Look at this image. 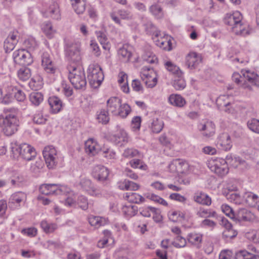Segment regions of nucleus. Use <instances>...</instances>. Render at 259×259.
I'll return each instance as SVG.
<instances>
[{"label":"nucleus","mask_w":259,"mask_h":259,"mask_svg":"<svg viewBox=\"0 0 259 259\" xmlns=\"http://www.w3.org/2000/svg\"><path fill=\"white\" fill-rule=\"evenodd\" d=\"M225 161L228 163L233 164L232 162L234 161L235 162H238L240 164H243L245 162V160L242 159L240 157H233L231 154L227 155L226 157Z\"/></svg>","instance_id":"0e129e2a"},{"label":"nucleus","mask_w":259,"mask_h":259,"mask_svg":"<svg viewBox=\"0 0 259 259\" xmlns=\"http://www.w3.org/2000/svg\"><path fill=\"white\" fill-rule=\"evenodd\" d=\"M163 121L157 118H154L149 123L148 126L153 133H159L163 128Z\"/></svg>","instance_id":"bb28decb"},{"label":"nucleus","mask_w":259,"mask_h":259,"mask_svg":"<svg viewBox=\"0 0 259 259\" xmlns=\"http://www.w3.org/2000/svg\"><path fill=\"white\" fill-rule=\"evenodd\" d=\"M47 119L44 117L42 113L38 111L36 112L33 117V121L34 123L38 124H45L46 122Z\"/></svg>","instance_id":"13d9d810"},{"label":"nucleus","mask_w":259,"mask_h":259,"mask_svg":"<svg viewBox=\"0 0 259 259\" xmlns=\"http://www.w3.org/2000/svg\"><path fill=\"white\" fill-rule=\"evenodd\" d=\"M216 145L220 149L225 151L230 150L232 147L230 135L226 133L220 134L218 137Z\"/></svg>","instance_id":"ddd939ff"},{"label":"nucleus","mask_w":259,"mask_h":259,"mask_svg":"<svg viewBox=\"0 0 259 259\" xmlns=\"http://www.w3.org/2000/svg\"><path fill=\"white\" fill-rule=\"evenodd\" d=\"M11 148L14 156H20L27 161L31 160L36 155L35 149L26 143L18 144L16 142H13Z\"/></svg>","instance_id":"7ed1b4c3"},{"label":"nucleus","mask_w":259,"mask_h":259,"mask_svg":"<svg viewBox=\"0 0 259 259\" xmlns=\"http://www.w3.org/2000/svg\"><path fill=\"white\" fill-rule=\"evenodd\" d=\"M222 210L225 214L229 217L231 219H234L235 218V213L232 208L227 204H223L222 205Z\"/></svg>","instance_id":"69168bd1"},{"label":"nucleus","mask_w":259,"mask_h":259,"mask_svg":"<svg viewBox=\"0 0 259 259\" xmlns=\"http://www.w3.org/2000/svg\"><path fill=\"white\" fill-rule=\"evenodd\" d=\"M40 227L46 233H53L57 228L56 224H49L45 220L41 222Z\"/></svg>","instance_id":"a19ab883"},{"label":"nucleus","mask_w":259,"mask_h":259,"mask_svg":"<svg viewBox=\"0 0 259 259\" xmlns=\"http://www.w3.org/2000/svg\"><path fill=\"white\" fill-rule=\"evenodd\" d=\"M88 221L89 224L96 229L104 226L107 223V220L106 218L93 215L89 217Z\"/></svg>","instance_id":"5701e85b"},{"label":"nucleus","mask_w":259,"mask_h":259,"mask_svg":"<svg viewBox=\"0 0 259 259\" xmlns=\"http://www.w3.org/2000/svg\"><path fill=\"white\" fill-rule=\"evenodd\" d=\"M203 234L200 233L192 232L187 236V240L191 244L199 248L202 241Z\"/></svg>","instance_id":"b1692460"},{"label":"nucleus","mask_w":259,"mask_h":259,"mask_svg":"<svg viewBox=\"0 0 259 259\" xmlns=\"http://www.w3.org/2000/svg\"><path fill=\"white\" fill-rule=\"evenodd\" d=\"M47 166L49 168H53L56 165L57 151L53 146L46 147L42 152Z\"/></svg>","instance_id":"9d476101"},{"label":"nucleus","mask_w":259,"mask_h":259,"mask_svg":"<svg viewBox=\"0 0 259 259\" xmlns=\"http://www.w3.org/2000/svg\"><path fill=\"white\" fill-rule=\"evenodd\" d=\"M109 170L107 168L102 165L94 167L92 175L93 177L99 182L106 180L109 176Z\"/></svg>","instance_id":"dca6fc26"},{"label":"nucleus","mask_w":259,"mask_h":259,"mask_svg":"<svg viewBox=\"0 0 259 259\" xmlns=\"http://www.w3.org/2000/svg\"><path fill=\"white\" fill-rule=\"evenodd\" d=\"M122 211L125 216L132 217L137 214L138 207L135 205H125L123 206Z\"/></svg>","instance_id":"58836bf2"},{"label":"nucleus","mask_w":259,"mask_h":259,"mask_svg":"<svg viewBox=\"0 0 259 259\" xmlns=\"http://www.w3.org/2000/svg\"><path fill=\"white\" fill-rule=\"evenodd\" d=\"M24 45L29 51H33L37 47L36 41L33 38L25 40L24 42Z\"/></svg>","instance_id":"e2e57ef3"},{"label":"nucleus","mask_w":259,"mask_h":259,"mask_svg":"<svg viewBox=\"0 0 259 259\" xmlns=\"http://www.w3.org/2000/svg\"><path fill=\"white\" fill-rule=\"evenodd\" d=\"M104 74L99 65L91 64L88 69V78L90 85L94 88H98L104 79Z\"/></svg>","instance_id":"20e7f679"},{"label":"nucleus","mask_w":259,"mask_h":259,"mask_svg":"<svg viewBox=\"0 0 259 259\" xmlns=\"http://www.w3.org/2000/svg\"><path fill=\"white\" fill-rule=\"evenodd\" d=\"M168 101L171 105L178 107H182L186 103L185 99L178 94L170 95L168 98Z\"/></svg>","instance_id":"cd10ccee"},{"label":"nucleus","mask_w":259,"mask_h":259,"mask_svg":"<svg viewBox=\"0 0 259 259\" xmlns=\"http://www.w3.org/2000/svg\"><path fill=\"white\" fill-rule=\"evenodd\" d=\"M201 61V56L196 52H190L186 57V65L190 69H195Z\"/></svg>","instance_id":"a211bd4d"},{"label":"nucleus","mask_w":259,"mask_h":259,"mask_svg":"<svg viewBox=\"0 0 259 259\" xmlns=\"http://www.w3.org/2000/svg\"><path fill=\"white\" fill-rule=\"evenodd\" d=\"M145 29L147 34L152 36V39L157 38L160 35V32L151 22H147L145 24Z\"/></svg>","instance_id":"f704fd0d"},{"label":"nucleus","mask_w":259,"mask_h":259,"mask_svg":"<svg viewBox=\"0 0 259 259\" xmlns=\"http://www.w3.org/2000/svg\"><path fill=\"white\" fill-rule=\"evenodd\" d=\"M226 229L227 230L225 231L222 234V237L224 239L228 240V239H233L237 236L238 234L237 232L233 229L232 228Z\"/></svg>","instance_id":"4d7b16f0"},{"label":"nucleus","mask_w":259,"mask_h":259,"mask_svg":"<svg viewBox=\"0 0 259 259\" xmlns=\"http://www.w3.org/2000/svg\"><path fill=\"white\" fill-rule=\"evenodd\" d=\"M187 242L185 238L180 235H177L171 242V244L176 248L184 247L186 245Z\"/></svg>","instance_id":"3c124183"},{"label":"nucleus","mask_w":259,"mask_h":259,"mask_svg":"<svg viewBox=\"0 0 259 259\" xmlns=\"http://www.w3.org/2000/svg\"><path fill=\"white\" fill-rule=\"evenodd\" d=\"M96 119L99 123L103 124H107L110 120L108 111L104 109L98 111L96 113Z\"/></svg>","instance_id":"7c9ffc66"},{"label":"nucleus","mask_w":259,"mask_h":259,"mask_svg":"<svg viewBox=\"0 0 259 259\" xmlns=\"http://www.w3.org/2000/svg\"><path fill=\"white\" fill-rule=\"evenodd\" d=\"M21 233L29 237H34L37 235V230L34 227L24 228L22 230Z\"/></svg>","instance_id":"052dcab7"},{"label":"nucleus","mask_w":259,"mask_h":259,"mask_svg":"<svg viewBox=\"0 0 259 259\" xmlns=\"http://www.w3.org/2000/svg\"><path fill=\"white\" fill-rule=\"evenodd\" d=\"M176 77L177 78L174 79L172 83V86L177 90H183L186 85V82L183 78V75L181 76Z\"/></svg>","instance_id":"a18cd8bd"},{"label":"nucleus","mask_w":259,"mask_h":259,"mask_svg":"<svg viewBox=\"0 0 259 259\" xmlns=\"http://www.w3.org/2000/svg\"><path fill=\"white\" fill-rule=\"evenodd\" d=\"M118 54L125 62L129 61L132 56V52L125 46H123L118 50Z\"/></svg>","instance_id":"37998d69"},{"label":"nucleus","mask_w":259,"mask_h":259,"mask_svg":"<svg viewBox=\"0 0 259 259\" xmlns=\"http://www.w3.org/2000/svg\"><path fill=\"white\" fill-rule=\"evenodd\" d=\"M121 105V100L118 97H111L107 101L108 111H110L113 115L116 114Z\"/></svg>","instance_id":"412c9836"},{"label":"nucleus","mask_w":259,"mask_h":259,"mask_svg":"<svg viewBox=\"0 0 259 259\" xmlns=\"http://www.w3.org/2000/svg\"><path fill=\"white\" fill-rule=\"evenodd\" d=\"M130 165L134 168L146 169L147 165L143 164L142 160L138 159H134L130 162Z\"/></svg>","instance_id":"bf43d9fd"},{"label":"nucleus","mask_w":259,"mask_h":259,"mask_svg":"<svg viewBox=\"0 0 259 259\" xmlns=\"http://www.w3.org/2000/svg\"><path fill=\"white\" fill-rule=\"evenodd\" d=\"M164 67L168 71L176 76H181L183 75V72L180 70V68L170 61L164 63Z\"/></svg>","instance_id":"473e14b6"},{"label":"nucleus","mask_w":259,"mask_h":259,"mask_svg":"<svg viewBox=\"0 0 259 259\" xmlns=\"http://www.w3.org/2000/svg\"><path fill=\"white\" fill-rule=\"evenodd\" d=\"M13 58L16 63L23 66H29L33 62L30 53L24 49L15 51L13 53Z\"/></svg>","instance_id":"0eeeda50"},{"label":"nucleus","mask_w":259,"mask_h":259,"mask_svg":"<svg viewBox=\"0 0 259 259\" xmlns=\"http://www.w3.org/2000/svg\"><path fill=\"white\" fill-rule=\"evenodd\" d=\"M236 259H259V256L253 254L246 250H241L236 255Z\"/></svg>","instance_id":"c03bdc74"},{"label":"nucleus","mask_w":259,"mask_h":259,"mask_svg":"<svg viewBox=\"0 0 259 259\" xmlns=\"http://www.w3.org/2000/svg\"><path fill=\"white\" fill-rule=\"evenodd\" d=\"M131 111L130 106L127 104L125 103L120 106L115 115H118L124 118L129 114Z\"/></svg>","instance_id":"ea45409f"},{"label":"nucleus","mask_w":259,"mask_h":259,"mask_svg":"<svg viewBox=\"0 0 259 259\" xmlns=\"http://www.w3.org/2000/svg\"><path fill=\"white\" fill-rule=\"evenodd\" d=\"M79 185L83 191L88 192L90 195L96 197H100L101 195L100 190L96 188L89 179H81L79 182Z\"/></svg>","instance_id":"f8f14e48"},{"label":"nucleus","mask_w":259,"mask_h":259,"mask_svg":"<svg viewBox=\"0 0 259 259\" xmlns=\"http://www.w3.org/2000/svg\"><path fill=\"white\" fill-rule=\"evenodd\" d=\"M64 187L57 184H43L39 189L40 193L46 195H59L63 192Z\"/></svg>","instance_id":"9b49d317"},{"label":"nucleus","mask_w":259,"mask_h":259,"mask_svg":"<svg viewBox=\"0 0 259 259\" xmlns=\"http://www.w3.org/2000/svg\"><path fill=\"white\" fill-rule=\"evenodd\" d=\"M68 78L77 90H84L87 85V79L83 69L78 66L70 65L68 67Z\"/></svg>","instance_id":"f03ea898"},{"label":"nucleus","mask_w":259,"mask_h":259,"mask_svg":"<svg viewBox=\"0 0 259 259\" xmlns=\"http://www.w3.org/2000/svg\"><path fill=\"white\" fill-rule=\"evenodd\" d=\"M193 200L197 203L209 206L211 204V198L202 192H197L194 194Z\"/></svg>","instance_id":"4be33fe9"},{"label":"nucleus","mask_w":259,"mask_h":259,"mask_svg":"<svg viewBox=\"0 0 259 259\" xmlns=\"http://www.w3.org/2000/svg\"><path fill=\"white\" fill-rule=\"evenodd\" d=\"M95 34L97 39L102 46L103 49L105 50L109 51L111 45L105 33L102 31H96Z\"/></svg>","instance_id":"393cba45"},{"label":"nucleus","mask_w":259,"mask_h":259,"mask_svg":"<svg viewBox=\"0 0 259 259\" xmlns=\"http://www.w3.org/2000/svg\"><path fill=\"white\" fill-rule=\"evenodd\" d=\"M47 11L48 13L53 19L59 20L61 19L59 5L56 2H53Z\"/></svg>","instance_id":"2f4dec72"},{"label":"nucleus","mask_w":259,"mask_h":259,"mask_svg":"<svg viewBox=\"0 0 259 259\" xmlns=\"http://www.w3.org/2000/svg\"><path fill=\"white\" fill-rule=\"evenodd\" d=\"M252 218L251 212L245 208H240L238 210L237 213L235 214L234 219L241 221H249Z\"/></svg>","instance_id":"a878e982"},{"label":"nucleus","mask_w":259,"mask_h":259,"mask_svg":"<svg viewBox=\"0 0 259 259\" xmlns=\"http://www.w3.org/2000/svg\"><path fill=\"white\" fill-rule=\"evenodd\" d=\"M189 167L188 163L180 159H174L169 164V168L173 171L183 174L186 172Z\"/></svg>","instance_id":"2eb2a0df"},{"label":"nucleus","mask_w":259,"mask_h":259,"mask_svg":"<svg viewBox=\"0 0 259 259\" xmlns=\"http://www.w3.org/2000/svg\"><path fill=\"white\" fill-rule=\"evenodd\" d=\"M208 166L215 174L221 177L227 174L229 172V168L227 162L225 159L218 158L209 161Z\"/></svg>","instance_id":"6e6552de"},{"label":"nucleus","mask_w":259,"mask_h":259,"mask_svg":"<svg viewBox=\"0 0 259 259\" xmlns=\"http://www.w3.org/2000/svg\"><path fill=\"white\" fill-rule=\"evenodd\" d=\"M243 16L239 11H235L232 14L228 13L226 15L224 22L225 24L231 26L232 29L242 33L244 29L242 23Z\"/></svg>","instance_id":"39448f33"},{"label":"nucleus","mask_w":259,"mask_h":259,"mask_svg":"<svg viewBox=\"0 0 259 259\" xmlns=\"http://www.w3.org/2000/svg\"><path fill=\"white\" fill-rule=\"evenodd\" d=\"M153 40L155 42L156 45L163 50L170 51L172 49L171 43L170 40H164L162 38L159 39V37H157V38H154Z\"/></svg>","instance_id":"4c0bfd02"},{"label":"nucleus","mask_w":259,"mask_h":259,"mask_svg":"<svg viewBox=\"0 0 259 259\" xmlns=\"http://www.w3.org/2000/svg\"><path fill=\"white\" fill-rule=\"evenodd\" d=\"M41 65L44 70L48 74H54L57 71V68L47 53H44L41 56Z\"/></svg>","instance_id":"4468645a"},{"label":"nucleus","mask_w":259,"mask_h":259,"mask_svg":"<svg viewBox=\"0 0 259 259\" xmlns=\"http://www.w3.org/2000/svg\"><path fill=\"white\" fill-rule=\"evenodd\" d=\"M65 55L68 59L75 64H79L81 61L80 50L76 44H67L65 49Z\"/></svg>","instance_id":"1a4fd4ad"},{"label":"nucleus","mask_w":259,"mask_h":259,"mask_svg":"<svg viewBox=\"0 0 259 259\" xmlns=\"http://www.w3.org/2000/svg\"><path fill=\"white\" fill-rule=\"evenodd\" d=\"M3 131L7 136H11L14 134L17 131L19 126V120L18 118L4 117H2Z\"/></svg>","instance_id":"423d86ee"},{"label":"nucleus","mask_w":259,"mask_h":259,"mask_svg":"<svg viewBox=\"0 0 259 259\" xmlns=\"http://www.w3.org/2000/svg\"><path fill=\"white\" fill-rule=\"evenodd\" d=\"M199 126V131L203 137L209 138L214 135L215 125L212 121L207 120L204 124H200Z\"/></svg>","instance_id":"f3484780"},{"label":"nucleus","mask_w":259,"mask_h":259,"mask_svg":"<svg viewBox=\"0 0 259 259\" xmlns=\"http://www.w3.org/2000/svg\"><path fill=\"white\" fill-rule=\"evenodd\" d=\"M18 76L22 81L28 79L31 76L30 69L28 68H21L18 71Z\"/></svg>","instance_id":"09e8293b"},{"label":"nucleus","mask_w":259,"mask_h":259,"mask_svg":"<svg viewBox=\"0 0 259 259\" xmlns=\"http://www.w3.org/2000/svg\"><path fill=\"white\" fill-rule=\"evenodd\" d=\"M117 14L121 19L127 20H130L133 19L134 15L133 13L128 10L119 9L117 11Z\"/></svg>","instance_id":"603ef678"},{"label":"nucleus","mask_w":259,"mask_h":259,"mask_svg":"<svg viewBox=\"0 0 259 259\" xmlns=\"http://www.w3.org/2000/svg\"><path fill=\"white\" fill-rule=\"evenodd\" d=\"M149 11L157 19H161L163 17L164 14L161 7L154 4L149 7Z\"/></svg>","instance_id":"e433bc0d"},{"label":"nucleus","mask_w":259,"mask_h":259,"mask_svg":"<svg viewBox=\"0 0 259 259\" xmlns=\"http://www.w3.org/2000/svg\"><path fill=\"white\" fill-rule=\"evenodd\" d=\"M13 91L14 92V97L17 101L24 102L26 101V95L22 90L14 88Z\"/></svg>","instance_id":"864d4df0"},{"label":"nucleus","mask_w":259,"mask_h":259,"mask_svg":"<svg viewBox=\"0 0 259 259\" xmlns=\"http://www.w3.org/2000/svg\"><path fill=\"white\" fill-rule=\"evenodd\" d=\"M196 214L200 218L215 217L216 215L215 211H212L210 209H204L202 207L199 208Z\"/></svg>","instance_id":"79ce46f5"},{"label":"nucleus","mask_w":259,"mask_h":259,"mask_svg":"<svg viewBox=\"0 0 259 259\" xmlns=\"http://www.w3.org/2000/svg\"><path fill=\"white\" fill-rule=\"evenodd\" d=\"M124 197L128 201L133 203L140 204L145 200L142 196L135 192L126 193Z\"/></svg>","instance_id":"c85d7f7f"},{"label":"nucleus","mask_w":259,"mask_h":259,"mask_svg":"<svg viewBox=\"0 0 259 259\" xmlns=\"http://www.w3.org/2000/svg\"><path fill=\"white\" fill-rule=\"evenodd\" d=\"M48 103L50 106L51 112L54 114L60 112L63 106L61 100L55 96L50 97L48 99Z\"/></svg>","instance_id":"aec40b11"},{"label":"nucleus","mask_w":259,"mask_h":259,"mask_svg":"<svg viewBox=\"0 0 259 259\" xmlns=\"http://www.w3.org/2000/svg\"><path fill=\"white\" fill-rule=\"evenodd\" d=\"M4 112L5 114L4 117L10 118L14 116V117L18 118V109L16 108H6L4 109Z\"/></svg>","instance_id":"6e6d98bb"},{"label":"nucleus","mask_w":259,"mask_h":259,"mask_svg":"<svg viewBox=\"0 0 259 259\" xmlns=\"http://www.w3.org/2000/svg\"><path fill=\"white\" fill-rule=\"evenodd\" d=\"M100 154L107 159H113L115 158V152L109 148H103L100 151Z\"/></svg>","instance_id":"8fccbe9b"},{"label":"nucleus","mask_w":259,"mask_h":259,"mask_svg":"<svg viewBox=\"0 0 259 259\" xmlns=\"http://www.w3.org/2000/svg\"><path fill=\"white\" fill-rule=\"evenodd\" d=\"M247 125L250 131L259 134V119L252 118L247 121Z\"/></svg>","instance_id":"49530a36"},{"label":"nucleus","mask_w":259,"mask_h":259,"mask_svg":"<svg viewBox=\"0 0 259 259\" xmlns=\"http://www.w3.org/2000/svg\"><path fill=\"white\" fill-rule=\"evenodd\" d=\"M85 0H82L81 2H79L76 6H72L74 11L78 14H82L85 9Z\"/></svg>","instance_id":"680f3d73"},{"label":"nucleus","mask_w":259,"mask_h":259,"mask_svg":"<svg viewBox=\"0 0 259 259\" xmlns=\"http://www.w3.org/2000/svg\"><path fill=\"white\" fill-rule=\"evenodd\" d=\"M77 204L79 208L83 210H86L89 208L88 198L82 195L79 196L77 200Z\"/></svg>","instance_id":"5fc2aeb1"},{"label":"nucleus","mask_w":259,"mask_h":259,"mask_svg":"<svg viewBox=\"0 0 259 259\" xmlns=\"http://www.w3.org/2000/svg\"><path fill=\"white\" fill-rule=\"evenodd\" d=\"M132 87L134 91L143 93L144 89L139 80L137 79H134L132 81Z\"/></svg>","instance_id":"774afa93"},{"label":"nucleus","mask_w":259,"mask_h":259,"mask_svg":"<svg viewBox=\"0 0 259 259\" xmlns=\"http://www.w3.org/2000/svg\"><path fill=\"white\" fill-rule=\"evenodd\" d=\"M243 198L246 203L250 207H257L259 210V197L252 192L247 191L244 193Z\"/></svg>","instance_id":"6ab92c4d"},{"label":"nucleus","mask_w":259,"mask_h":259,"mask_svg":"<svg viewBox=\"0 0 259 259\" xmlns=\"http://www.w3.org/2000/svg\"><path fill=\"white\" fill-rule=\"evenodd\" d=\"M26 198L25 193L22 192H18L13 194L10 199L9 204V205L17 204V206H19L20 203Z\"/></svg>","instance_id":"c756f323"},{"label":"nucleus","mask_w":259,"mask_h":259,"mask_svg":"<svg viewBox=\"0 0 259 259\" xmlns=\"http://www.w3.org/2000/svg\"><path fill=\"white\" fill-rule=\"evenodd\" d=\"M29 101L32 105L39 106L44 100V95L40 92H32L29 96Z\"/></svg>","instance_id":"c9c22d12"},{"label":"nucleus","mask_w":259,"mask_h":259,"mask_svg":"<svg viewBox=\"0 0 259 259\" xmlns=\"http://www.w3.org/2000/svg\"><path fill=\"white\" fill-rule=\"evenodd\" d=\"M41 29L48 38L54 37L56 30L53 28L52 23L48 21L45 22L41 25Z\"/></svg>","instance_id":"72a5a7b5"},{"label":"nucleus","mask_w":259,"mask_h":259,"mask_svg":"<svg viewBox=\"0 0 259 259\" xmlns=\"http://www.w3.org/2000/svg\"><path fill=\"white\" fill-rule=\"evenodd\" d=\"M16 43L9 40V38H6L4 41V48L6 53H10L14 50Z\"/></svg>","instance_id":"338daca9"},{"label":"nucleus","mask_w":259,"mask_h":259,"mask_svg":"<svg viewBox=\"0 0 259 259\" xmlns=\"http://www.w3.org/2000/svg\"><path fill=\"white\" fill-rule=\"evenodd\" d=\"M242 75L235 72L233 74L232 79L237 84L244 89L252 91V88L249 83L259 87V75L249 70L242 71Z\"/></svg>","instance_id":"f257e3e1"},{"label":"nucleus","mask_w":259,"mask_h":259,"mask_svg":"<svg viewBox=\"0 0 259 259\" xmlns=\"http://www.w3.org/2000/svg\"><path fill=\"white\" fill-rule=\"evenodd\" d=\"M226 196L228 200L236 204H240L241 203L240 196L234 192L231 191L228 193Z\"/></svg>","instance_id":"de8ad7c7"}]
</instances>
